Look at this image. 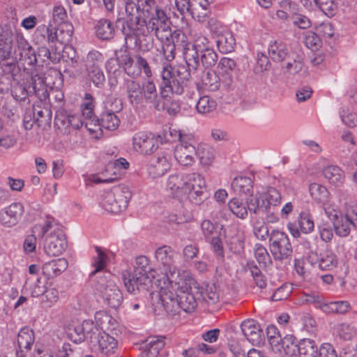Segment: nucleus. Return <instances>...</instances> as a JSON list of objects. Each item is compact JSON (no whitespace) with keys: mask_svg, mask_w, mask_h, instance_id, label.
I'll return each mask as SVG.
<instances>
[{"mask_svg":"<svg viewBox=\"0 0 357 357\" xmlns=\"http://www.w3.org/2000/svg\"><path fill=\"white\" fill-rule=\"evenodd\" d=\"M96 325L93 321L84 320L82 324H73L66 331L68 337L75 343H81L86 340L89 345V336L94 331Z\"/></svg>","mask_w":357,"mask_h":357,"instance_id":"f3484780","label":"nucleus"},{"mask_svg":"<svg viewBox=\"0 0 357 357\" xmlns=\"http://www.w3.org/2000/svg\"><path fill=\"white\" fill-rule=\"evenodd\" d=\"M30 283V279H28L26 282V285L29 286V290L33 297H39L43 295L45 292L47 287L45 286V281L42 280L40 278H37L36 280Z\"/></svg>","mask_w":357,"mask_h":357,"instance_id":"bf43d9fd","label":"nucleus"},{"mask_svg":"<svg viewBox=\"0 0 357 357\" xmlns=\"http://www.w3.org/2000/svg\"><path fill=\"white\" fill-rule=\"evenodd\" d=\"M200 162L204 165H209L214 158L213 149L208 145L201 144L197 150Z\"/></svg>","mask_w":357,"mask_h":357,"instance_id":"5fc2aeb1","label":"nucleus"},{"mask_svg":"<svg viewBox=\"0 0 357 357\" xmlns=\"http://www.w3.org/2000/svg\"><path fill=\"white\" fill-rule=\"evenodd\" d=\"M145 0H126V13L127 17L124 19H118L116 20L117 26L122 25V32L127 36L135 35V33H142L139 29V26H142L144 20L140 19L139 11L143 12V7L145 5Z\"/></svg>","mask_w":357,"mask_h":357,"instance_id":"6e6552de","label":"nucleus"},{"mask_svg":"<svg viewBox=\"0 0 357 357\" xmlns=\"http://www.w3.org/2000/svg\"><path fill=\"white\" fill-rule=\"evenodd\" d=\"M21 34L20 33L14 32L8 26H4L0 28V45L6 44L7 45L13 46L15 36Z\"/></svg>","mask_w":357,"mask_h":357,"instance_id":"680f3d73","label":"nucleus"},{"mask_svg":"<svg viewBox=\"0 0 357 357\" xmlns=\"http://www.w3.org/2000/svg\"><path fill=\"white\" fill-rule=\"evenodd\" d=\"M123 91L126 98L132 107H138L143 104L155 103L157 88L153 80H147L142 84L133 79H125L123 83Z\"/></svg>","mask_w":357,"mask_h":357,"instance_id":"39448f33","label":"nucleus"},{"mask_svg":"<svg viewBox=\"0 0 357 357\" xmlns=\"http://www.w3.org/2000/svg\"><path fill=\"white\" fill-rule=\"evenodd\" d=\"M250 195L246 198V207L248 211L251 213L259 214L264 208H266V200H263L261 197V195L257 193L253 195L252 193L249 194Z\"/></svg>","mask_w":357,"mask_h":357,"instance_id":"ea45409f","label":"nucleus"},{"mask_svg":"<svg viewBox=\"0 0 357 357\" xmlns=\"http://www.w3.org/2000/svg\"><path fill=\"white\" fill-rule=\"evenodd\" d=\"M89 348L94 351L109 356L114 354L118 347L117 340L105 332L99 331L96 326L89 336Z\"/></svg>","mask_w":357,"mask_h":357,"instance_id":"9d476101","label":"nucleus"},{"mask_svg":"<svg viewBox=\"0 0 357 357\" xmlns=\"http://www.w3.org/2000/svg\"><path fill=\"white\" fill-rule=\"evenodd\" d=\"M13 97L19 101H24L29 96H31L29 93V88L26 83H17L11 90Z\"/></svg>","mask_w":357,"mask_h":357,"instance_id":"4d7b16f0","label":"nucleus"},{"mask_svg":"<svg viewBox=\"0 0 357 357\" xmlns=\"http://www.w3.org/2000/svg\"><path fill=\"white\" fill-rule=\"evenodd\" d=\"M110 195L108 197L109 201H114V198L119 201L118 204L121 210H125L132 197L129 188L123 184L113 187L110 190Z\"/></svg>","mask_w":357,"mask_h":357,"instance_id":"c756f323","label":"nucleus"},{"mask_svg":"<svg viewBox=\"0 0 357 357\" xmlns=\"http://www.w3.org/2000/svg\"><path fill=\"white\" fill-rule=\"evenodd\" d=\"M24 209L20 202H14L0 211V223L10 227L15 225L24 214Z\"/></svg>","mask_w":357,"mask_h":357,"instance_id":"412c9836","label":"nucleus"},{"mask_svg":"<svg viewBox=\"0 0 357 357\" xmlns=\"http://www.w3.org/2000/svg\"><path fill=\"white\" fill-rule=\"evenodd\" d=\"M96 34L102 40H109L114 36V29L110 21L102 19L96 25Z\"/></svg>","mask_w":357,"mask_h":357,"instance_id":"37998d69","label":"nucleus"},{"mask_svg":"<svg viewBox=\"0 0 357 357\" xmlns=\"http://www.w3.org/2000/svg\"><path fill=\"white\" fill-rule=\"evenodd\" d=\"M200 79L204 88L209 91H216L220 88L229 90L234 82L230 73H222L220 76L212 70L203 71Z\"/></svg>","mask_w":357,"mask_h":357,"instance_id":"f8f14e48","label":"nucleus"},{"mask_svg":"<svg viewBox=\"0 0 357 357\" xmlns=\"http://www.w3.org/2000/svg\"><path fill=\"white\" fill-rule=\"evenodd\" d=\"M247 271H250L255 284L259 288L263 289L266 287V277L254 261L248 262Z\"/></svg>","mask_w":357,"mask_h":357,"instance_id":"de8ad7c7","label":"nucleus"},{"mask_svg":"<svg viewBox=\"0 0 357 357\" xmlns=\"http://www.w3.org/2000/svg\"><path fill=\"white\" fill-rule=\"evenodd\" d=\"M36 57L38 59V63H45L47 61H51L53 63H57L59 61V57L57 56L56 54H54L52 56L50 51L47 47L45 45H43L41 47H38V52L36 53Z\"/></svg>","mask_w":357,"mask_h":357,"instance_id":"0e129e2a","label":"nucleus"},{"mask_svg":"<svg viewBox=\"0 0 357 357\" xmlns=\"http://www.w3.org/2000/svg\"><path fill=\"white\" fill-rule=\"evenodd\" d=\"M56 27L54 28V32L51 33L49 39L51 41L59 43L62 45H67L72 40L73 33V26L71 23H65L56 24Z\"/></svg>","mask_w":357,"mask_h":357,"instance_id":"a878e982","label":"nucleus"},{"mask_svg":"<svg viewBox=\"0 0 357 357\" xmlns=\"http://www.w3.org/2000/svg\"><path fill=\"white\" fill-rule=\"evenodd\" d=\"M269 249L276 261L289 259L293 249L288 236L283 231L273 230L270 235Z\"/></svg>","mask_w":357,"mask_h":357,"instance_id":"1a4fd4ad","label":"nucleus"},{"mask_svg":"<svg viewBox=\"0 0 357 357\" xmlns=\"http://www.w3.org/2000/svg\"><path fill=\"white\" fill-rule=\"evenodd\" d=\"M155 103H152V105L157 111L166 110L170 115H176L181 110V105L179 101L172 98L169 95L167 97H160L157 93V98Z\"/></svg>","mask_w":357,"mask_h":357,"instance_id":"bb28decb","label":"nucleus"},{"mask_svg":"<svg viewBox=\"0 0 357 357\" xmlns=\"http://www.w3.org/2000/svg\"><path fill=\"white\" fill-rule=\"evenodd\" d=\"M165 344L164 337H150L146 340L144 350L138 357H157Z\"/></svg>","mask_w":357,"mask_h":357,"instance_id":"473e14b6","label":"nucleus"},{"mask_svg":"<svg viewBox=\"0 0 357 357\" xmlns=\"http://www.w3.org/2000/svg\"><path fill=\"white\" fill-rule=\"evenodd\" d=\"M298 357H318L317 347L314 340L303 339L298 342Z\"/></svg>","mask_w":357,"mask_h":357,"instance_id":"58836bf2","label":"nucleus"},{"mask_svg":"<svg viewBox=\"0 0 357 357\" xmlns=\"http://www.w3.org/2000/svg\"><path fill=\"white\" fill-rule=\"evenodd\" d=\"M145 5L143 7V13L145 19L142 26L139 29L142 33H135L134 36H145L146 33L154 32L158 40L167 38L169 34L170 26L169 17L165 12L160 8L154 0H145Z\"/></svg>","mask_w":357,"mask_h":357,"instance_id":"f03ea898","label":"nucleus"},{"mask_svg":"<svg viewBox=\"0 0 357 357\" xmlns=\"http://www.w3.org/2000/svg\"><path fill=\"white\" fill-rule=\"evenodd\" d=\"M333 225L337 235L340 236H347L350 233V227L352 225V223L346 218V216L342 217L340 215V218L334 221Z\"/></svg>","mask_w":357,"mask_h":357,"instance_id":"603ef678","label":"nucleus"},{"mask_svg":"<svg viewBox=\"0 0 357 357\" xmlns=\"http://www.w3.org/2000/svg\"><path fill=\"white\" fill-rule=\"evenodd\" d=\"M241 331L253 345H260L264 342V333L259 323L254 319H247L241 325Z\"/></svg>","mask_w":357,"mask_h":357,"instance_id":"aec40b11","label":"nucleus"},{"mask_svg":"<svg viewBox=\"0 0 357 357\" xmlns=\"http://www.w3.org/2000/svg\"><path fill=\"white\" fill-rule=\"evenodd\" d=\"M45 77L40 74H32L31 82L28 84L29 93L36 96L40 100H45L49 97L47 86Z\"/></svg>","mask_w":357,"mask_h":357,"instance_id":"b1692460","label":"nucleus"},{"mask_svg":"<svg viewBox=\"0 0 357 357\" xmlns=\"http://www.w3.org/2000/svg\"><path fill=\"white\" fill-rule=\"evenodd\" d=\"M229 210L238 218L245 219L248 215V209L241 200L233 198L228 203Z\"/></svg>","mask_w":357,"mask_h":357,"instance_id":"864d4df0","label":"nucleus"},{"mask_svg":"<svg viewBox=\"0 0 357 357\" xmlns=\"http://www.w3.org/2000/svg\"><path fill=\"white\" fill-rule=\"evenodd\" d=\"M110 195V191L106 192L102 200V206L103 208L112 213H119L122 211L119 204H118L119 201L114 198V201H109L108 197Z\"/></svg>","mask_w":357,"mask_h":357,"instance_id":"69168bd1","label":"nucleus"},{"mask_svg":"<svg viewBox=\"0 0 357 357\" xmlns=\"http://www.w3.org/2000/svg\"><path fill=\"white\" fill-rule=\"evenodd\" d=\"M199 60L205 68H211L216 63L218 55L215 52L210 48L199 53Z\"/></svg>","mask_w":357,"mask_h":357,"instance_id":"052dcab7","label":"nucleus"},{"mask_svg":"<svg viewBox=\"0 0 357 357\" xmlns=\"http://www.w3.org/2000/svg\"><path fill=\"white\" fill-rule=\"evenodd\" d=\"M322 174L328 181L335 185H340L344 180L343 171L336 165H330L324 167Z\"/></svg>","mask_w":357,"mask_h":357,"instance_id":"e433bc0d","label":"nucleus"},{"mask_svg":"<svg viewBox=\"0 0 357 357\" xmlns=\"http://www.w3.org/2000/svg\"><path fill=\"white\" fill-rule=\"evenodd\" d=\"M318 267L323 271H331L338 264L337 256L331 251H326L321 254L320 258L317 259Z\"/></svg>","mask_w":357,"mask_h":357,"instance_id":"a19ab883","label":"nucleus"},{"mask_svg":"<svg viewBox=\"0 0 357 357\" xmlns=\"http://www.w3.org/2000/svg\"><path fill=\"white\" fill-rule=\"evenodd\" d=\"M35 340L34 332L29 327L22 328L17 335V342L18 349L17 350V356H22L24 352L31 350V346Z\"/></svg>","mask_w":357,"mask_h":357,"instance_id":"c85d7f7f","label":"nucleus"},{"mask_svg":"<svg viewBox=\"0 0 357 357\" xmlns=\"http://www.w3.org/2000/svg\"><path fill=\"white\" fill-rule=\"evenodd\" d=\"M296 222L301 231L305 234L310 233L314 229V221L308 212H301Z\"/></svg>","mask_w":357,"mask_h":357,"instance_id":"6e6d98bb","label":"nucleus"},{"mask_svg":"<svg viewBox=\"0 0 357 357\" xmlns=\"http://www.w3.org/2000/svg\"><path fill=\"white\" fill-rule=\"evenodd\" d=\"M170 168V156L161 153L151 159L148 170L149 174L155 178L163 176Z\"/></svg>","mask_w":357,"mask_h":357,"instance_id":"4be33fe9","label":"nucleus"},{"mask_svg":"<svg viewBox=\"0 0 357 357\" xmlns=\"http://www.w3.org/2000/svg\"><path fill=\"white\" fill-rule=\"evenodd\" d=\"M196 71L191 70L188 66L178 65L172 67L167 65L161 71V82L159 85L160 97H167V95H181L183 93L191 74Z\"/></svg>","mask_w":357,"mask_h":357,"instance_id":"20e7f679","label":"nucleus"},{"mask_svg":"<svg viewBox=\"0 0 357 357\" xmlns=\"http://www.w3.org/2000/svg\"><path fill=\"white\" fill-rule=\"evenodd\" d=\"M202 231L204 237L209 240L215 236H219L218 225L213 223L209 220H204L201 225Z\"/></svg>","mask_w":357,"mask_h":357,"instance_id":"e2e57ef3","label":"nucleus"},{"mask_svg":"<svg viewBox=\"0 0 357 357\" xmlns=\"http://www.w3.org/2000/svg\"><path fill=\"white\" fill-rule=\"evenodd\" d=\"M67 247L65 235L61 231L50 233L45 237L44 250L50 256H59Z\"/></svg>","mask_w":357,"mask_h":357,"instance_id":"a211bd4d","label":"nucleus"},{"mask_svg":"<svg viewBox=\"0 0 357 357\" xmlns=\"http://www.w3.org/2000/svg\"><path fill=\"white\" fill-rule=\"evenodd\" d=\"M208 49V40L202 35L197 36L192 45L189 43L188 48L185 50V59L188 68L196 71L199 66V53Z\"/></svg>","mask_w":357,"mask_h":357,"instance_id":"ddd939ff","label":"nucleus"},{"mask_svg":"<svg viewBox=\"0 0 357 357\" xmlns=\"http://www.w3.org/2000/svg\"><path fill=\"white\" fill-rule=\"evenodd\" d=\"M315 8H319L328 16H333L337 8V4L335 0H317Z\"/></svg>","mask_w":357,"mask_h":357,"instance_id":"338daca9","label":"nucleus"},{"mask_svg":"<svg viewBox=\"0 0 357 357\" xmlns=\"http://www.w3.org/2000/svg\"><path fill=\"white\" fill-rule=\"evenodd\" d=\"M209 0H192L190 15L198 22H204L210 13Z\"/></svg>","mask_w":357,"mask_h":357,"instance_id":"c9c22d12","label":"nucleus"},{"mask_svg":"<svg viewBox=\"0 0 357 357\" xmlns=\"http://www.w3.org/2000/svg\"><path fill=\"white\" fill-rule=\"evenodd\" d=\"M231 186L240 195H249L252 191V181L249 177L236 178L232 182Z\"/></svg>","mask_w":357,"mask_h":357,"instance_id":"c03bdc74","label":"nucleus"},{"mask_svg":"<svg viewBox=\"0 0 357 357\" xmlns=\"http://www.w3.org/2000/svg\"><path fill=\"white\" fill-rule=\"evenodd\" d=\"M309 192L313 199L317 202L325 204L327 202L329 192L326 187L314 183L309 185Z\"/></svg>","mask_w":357,"mask_h":357,"instance_id":"49530a36","label":"nucleus"},{"mask_svg":"<svg viewBox=\"0 0 357 357\" xmlns=\"http://www.w3.org/2000/svg\"><path fill=\"white\" fill-rule=\"evenodd\" d=\"M52 26V24L50 26L42 24L36 28L34 33V40L36 43L40 45H45V43L49 45L54 44V41H51L49 39L51 33L54 32V29Z\"/></svg>","mask_w":357,"mask_h":357,"instance_id":"79ce46f5","label":"nucleus"},{"mask_svg":"<svg viewBox=\"0 0 357 357\" xmlns=\"http://www.w3.org/2000/svg\"><path fill=\"white\" fill-rule=\"evenodd\" d=\"M270 344L273 349L288 357H296L298 351V342L292 335H287L282 339L280 335H271Z\"/></svg>","mask_w":357,"mask_h":357,"instance_id":"4468645a","label":"nucleus"},{"mask_svg":"<svg viewBox=\"0 0 357 357\" xmlns=\"http://www.w3.org/2000/svg\"><path fill=\"white\" fill-rule=\"evenodd\" d=\"M158 286L160 287V299L165 310L174 314L178 313L180 308L178 297L176 296L178 292L174 293L162 285Z\"/></svg>","mask_w":357,"mask_h":357,"instance_id":"5701e85b","label":"nucleus"},{"mask_svg":"<svg viewBox=\"0 0 357 357\" xmlns=\"http://www.w3.org/2000/svg\"><path fill=\"white\" fill-rule=\"evenodd\" d=\"M216 101L208 96L199 98L196 105V109L199 114H205L215 109Z\"/></svg>","mask_w":357,"mask_h":357,"instance_id":"09e8293b","label":"nucleus"},{"mask_svg":"<svg viewBox=\"0 0 357 357\" xmlns=\"http://www.w3.org/2000/svg\"><path fill=\"white\" fill-rule=\"evenodd\" d=\"M120 120L114 112L106 111L102 112L100 119L101 128L108 130H115L119 126Z\"/></svg>","mask_w":357,"mask_h":357,"instance_id":"a18cd8bd","label":"nucleus"},{"mask_svg":"<svg viewBox=\"0 0 357 357\" xmlns=\"http://www.w3.org/2000/svg\"><path fill=\"white\" fill-rule=\"evenodd\" d=\"M215 43L219 51L222 53L231 52L236 45L235 38L232 33L227 29L221 31L215 37Z\"/></svg>","mask_w":357,"mask_h":357,"instance_id":"7c9ffc66","label":"nucleus"},{"mask_svg":"<svg viewBox=\"0 0 357 357\" xmlns=\"http://www.w3.org/2000/svg\"><path fill=\"white\" fill-rule=\"evenodd\" d=\"M67 18L68 15L66 8L61 5H54L52 12L51 23L55 25L68 23Z\"/></svg>","mask_w":357,"mask_h":357,"instance_id":"13d9d810","label":"nucleus"},{"mask_svg":"<svg viewBox=\"0 0 357 357\" xmlns=\"http://www.w3.org/2000/svg\"><path fill=\"white\" fill-rule=\"evenodd\" d=\"M97 290L105 302L111 307L117 308L123 301V295L115 282L109 278H100L97 283Z\"/></svg>","mask_w":357,"mask_h":357,"instance_id":"9b49d317","label":"nucleus"},{"mask_svg":"<svg viewBox=\"0 0 357 357\" xmlns=\"http://www.w3.org/2000/svg\"><path fill=\"white\" fill-rule=\"evenodd\" d=\"M68 265V261L64 258L52 260L43 265V273L48 278H52L63 273L67 268Z\"/></svg>","mask_w":357,"mask_h":357,"instance_id":"f704fd0d","label":"nucleus"},{"mask_svg":"<svg viewBox=\"0 0 357 357\" xmlns=\"http://www.w3.org/2000/svg\"><path fill=\"white\" fill-rule=\"evenodd\" d=\"M281 64L284 74L294 75L303 69V58L301 54L294 51Z\"/></svg>","mask_w":357,"mask_h":357,"instance_id":"393cba45","label":"nucleus"},{"mask_svg":"<svg viewBox=\"0 0 357 357\" xmlns=\"http://www.w3.org/2000/svg\"><path fill=\"white\" fill-rule=\"evenodd\" d=\"M167 186L173 191L188 195L195 204H200L206 196L205 180L197 173L172 175L168 178Z\"/></svg>","mask_w":357,"mask_h":357,"instance_id":"7ed1b4c3","label":"nucleus"},{"mask_svg":"<svg viewBox=\"0 0 357 357\" xmlns=\"http://www.w3.org/2000/svg\"><path fill=\"white\" fill-rule=\"evenodd\" d=\"M84 62L87 71L100 68L103 63V56L99 52L93 50L87 54Z\"/></svg>","mask_w":357,"mask_h":357,"instance_id":"3c124183","label":"nucleus"},{"mask_svg":"<svg viewBox=\"0 0 357 357\" xmlns=\"http://www.w3.org/2000/svg\"><path fill=\"white\" fill-rule=\"evenodd\" d=\"M262 199L266 200V204L275 207L280 203L281 195L277 189L269 188Z\"/></svg>","mask_w":357,"mask_h":357,"instance_id":"774afa93","label":"nucleus"},{"mask_svg":"<svg viewBox=\"0 0 357 357\" xmlns=\"http://www.w3.org/2000/svg\"><path fill=\"white\" fill-rule=\"evenodd\" d=\"M158 138H160V135L155 137L153 133L139 132L133 137V147L143 155H151L158 148Z\"/></svg>","mask_w":357,"mask_h":357,"instance_id":"dca6fc26","label":"nucleus"},{"mask_svg":"<svg viewBox=\"0 0 357 357\" xmlns=\"http://www.w3.org/2000/svg\"><path fill=\"white\" fill-rule=\"evenodd\" d=\"M168 32L169 34L167 38L162 39V40H169V42L177 49H181L183 51V55L185 56V50L189 47L186 35L179 29L172 31L171 28L169 29Z\"/></svg>","mask_w":357,"mask_h":357,"instance_id":"4c0bfd02","label":"nucleus"},{"mask_svg":"<svg viewBox=\"0 0 357 357\" xmlns=\"http://www.w3.org/2000/svg\"><path fill=\"white\" fill-rule=\"evenodd\" d=\"M115 54L119 64L129 77L137 78L142 72L147 78L152 77V70L147 60L141 55L132 56L126 48L116 51Z\"/></svg>","mask_w":357,"mask_h":357,"instance_id":"423d86ee","label":"nucleus"},{"mask_svg":"<svg viewBox=\"0 0 357 357\" xmlns=\"http://www.w3.org/2000/svg\"><path fill=\"white\" fill-rule=\"evenodd\" d=\"M196 155L197 150L194 145H176L174 149V158L183 166L191 165Z\"/></svg>","mask_w":357,"mask_h":357,"instance_id":"cd10ccee","label":"nucleus"},{"mask_svg":"<svg viewBox=\"0 0 357 357\" xmlns=\"http://www.w3.org/2000/svg\"><path fill=\"white\" fill-rule=\"evenodd\" d=\"M291 50L285 43L274 41L268 47L269 57L275 62L282 63L291 52Z\"/></svg>","mask_w":357,"mask_h":357,"instance_id":"2f4dec72","label":"nucleus"},{"mask_svg":"<svg viewBox=\"0 0 357 357\" xmlns=\"http://www.w3.org/2000/svg\"><path fill=\"white\" fill-rule=\"evenodd\" d=\"M199 293V289H197V292H193V290H192L183 294H177L179 308L186 312L193 311L197 307V301L200 299L198 295Z\"/></svg>","mask_w":357,"mask_h":357,"instance_id":"72a5a7b5","label":"nucleus"},{"mask_svg":"<svg viewBox=\"0 0 357 357\" xmlns=\"http://www.w3.org/2000/svg\"><path fill=\"white\" fill-rule=\"evenodd\" d=\"M158 285L167 287L174 293L183 294L193 290L197 292V286L195 279L189 273L183 271L180 273L178 268L170 273H165L161 278L157 280Z\"/></svg>","mask_w":357,"mask_h":357,"instance_id":"0eeeda50","label":"nucleus"},{"mask_svg":"<svg viewBox=\"0 0 357 357\" xmlns=\"http://www.w3.org/2000/svg\"><path fill=\"white\" fill-rule=\"evenodd\" d=\"M155 273L146 257H137L133 271L123 273V280L127 291L134 295L145 296L155 278Z\"/></svg>","mask_w":357,"mask_h":357,"instance_id":"f257e3e1","label":"nucleus"},{"mask_svg":"<svg viewBox=\"0 0 357 357\" xmlns=\"http://www.w3.org/2000/svg\"><path fill=\"white\" fill-rule=\"evenodd\" d=\"M198 295L208 304H214L219 301V294L213 284H207L202 291L199 290Z\"/></svg>","mask_w":357,"mask_h":357,"instance_id":"8fccbe9b","label":"nucleus"},{"mask_svg":"<svg viewBox=\"0 0 357 357\" xmlns=\"http://www.w3.org/2000/svg\"><path fill=\"white\" fill-rule=\"evenodd\" d=\"M155 256L157 261L164 266L165 273L174 272L178 268L176 264L177 253L172 247L162 245L158 248Z\"/></svg>","mask_w":357,"mask_h":357,"instance_id":"6ab92c4d","label":"nucleus"},{"mask_svg":"<svg viewBox=\"0 0 357 357\" xmlns=\"http://www.w3.org/2000/svg\"><path fill=\"white\" fill-rule=\"evenodd\" d=\"M15 43L16 48L14 50L15 59H19L28 66H34L38 63L36 52L22 34L15 36Z\"/></svg>","mask_w":357,"mask_h":357,"instance_id":"2eb2a0df","label":"nucleus"}]
</instances>
